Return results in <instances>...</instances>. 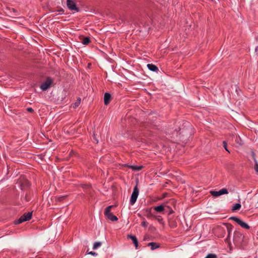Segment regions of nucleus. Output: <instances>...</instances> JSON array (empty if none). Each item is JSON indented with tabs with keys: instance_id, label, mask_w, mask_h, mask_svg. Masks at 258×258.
Returning <instances> with one entry per match:
<instances>
[{
	"instance_id": "nucleus-5",
	"label": "nucleus",
	"mask_w": 258,
	"mask_h": 258,
	"mask_svg": "<svg viewBox=\"0 0 258 258\" xmlns=\"http://www.w3.org/2000/svg\"><path fill=\"white\" fill-rule=\"evenodd\" d=\"M53 83L52 80L50 78H47L45 82L41 84L40 88L43 91H46L50 87Z\"/></svg>"
},
{
	"instance_id": "nucleus-31",
	"label": "nucleus",
	"mask_w": 258,
	"mask_h": 258,
	"mask_svg": "<svg viewBox=\"0 0 258 258\" xmlns=\"http://www.w3.org/2000/svg\"><path fill=\"white\" fill-rule=\"evenodd\" d=\"M155 218H156L157 220L159 221L160 222L162 220V219L160 216H155Z\"/></svg>"
},
{
	"instance_id": "nucleus-23",
	"label": "nucleus",
	"mask_w": 258,
	"mask_h": 258,
	"mask_svg": "<svg viewBox=\"0 0 258 258\" xmlns=\"http://www.w3.org/2000/svg\"><path fill=\"white\" fill-rule=\"evenodd\" d=\"M227 143L226 141H223V146L224 148L225 149L226 151H228V152H230L227 148Z\"/></svg>"
},
{
	"instance_id": "nucleus-30",
	"label": "nucleus",
	"mask_w": 258,
	"mask_h": 258,
	"mask_svg": "<svg viewBox=\"0 0 258 258\" xmlns=\"http://www.w3.org/2000/svg\"><path fill=\"white\" fill-rule=\"evenodd\" d=\"M56 11L58 12L59 13H62L64 12V10L62 8L58 9Z\"/></svg>"
},
{
	"instance_id": "nucleus-33",
	"label": "nucleus",
	"mask_w": 258,
	"mask_h": 258,
	"mask_svg": "<svg viewBox=\"0 0 258 258\" xmlns=\"http://www.w3.org/2000/svg\"><path fill=\"white\" fill-rule=\"evenodd\" d=\"M88 254H92V255H97L98 254L95 252H92V251H91V252L88 253Z\"/></svg>"
},
{
	"instance_id": "nucleus-3",
	"label": "nucleus",
	"mask_w": 258,
	"mask_h": 258,
	"mask_svg": "<svg viewBox=\"0 0 258 258\" xmlns=\"http://www.w3.org/2000/svg\"><path fill=\"white\" fill-rule=\"evenodd\" d=\"M32 216V212H28L26 213L24 215H23L21 217L19 218L18 221H16V224H20L24 222V221H26L27 220H29L31 219Z\"/></svg>"
},
{
	"instance_id": "nucleus-19",
	"label": "nucleus",
	"mask_w": 258,
	"mask_h": 258,
	"mask_svg": "<svg viewBox=\"0 0 258 258\" xmlns=\"http://www.w3.org/2000/svg\"><path fill=\"white\" fill-rule=\"evenodd\" d=\"M241 207V205L240 204H236L234 205L233 207L232 208V210H239L240 208Z\"/></svg>"
},
{
	"instance_id": "nucleus-10",
	"label": "nucleus",
	"mask_w": 258,
	"mask_h": 258,
	"mask_svg": "<svg viewBox=\"0 0 258 258\" xmlns=\"http://www.w3.org/2000/svg\"><path fill=\"white\" fill-rule=\"evenodd\" d=\"M147 68L151 71L153 72H157L158 70V68L156 67V66L153 64H148Z\"/></svg>"
},
{
	"instance_id": "nucleus-20",
	"label": "nucleus",
	"mask_w": 258,
	"mask_h": 258,
	"mask_svg": "<svg viewBox=\"0 0 258 258\" xmlns=\"http://www.w3.org/2000/svg\"><path fill=\"white\" fill-rule=\"evenodd\" d=\"M205 258H217V255L214 253H209Z\"/></svg>"
},
{
	"instance_id": "nucleus-6",
	"label": "nucleus",
	"mask_w": 258,
	"mask_h": 258,
	"mask_svg": "<svg viewBox=\"0 0 258 258\" xmlns=\"http://www.w3.org/2000/svg\"><path fill=\"white\" fill-rule=\"evenodd\" d=\"M67 7L71 11H75L76 12H79V9L77 7L75 2L72 0H67Z\"/></svg>"
},
{
	"instance_id": "nucleus-26",
	"label": "nucleus",
	"mask_w": 258,
	"mask_h": 258,
	"mask_svg": "<svg viewBox=\"0 0 258 258\" xmlns=\"http://www.w3.org/2000/svg\"><path fill=\"white\" fill-rule=\"evenodd\" d=\"M251 155H252V159L254 160V161L255 162V161H257L255 159V154L254 152L252 151Z\"/></svg>"
},
{
	"instance_id": "nucleus-12",
	"label": "nucleus",
	"mask_w": 258,
	"mask_h": 258,
	"mask_svg": "<svg viewBox=\"0 0 258 258\" xmlns=\"http://www.w3.org/2000/svg\"><path fill=\"white\" fill-rule=\"evenodd\" d=\"M154 209L157 212H162L164 210V206L163 205H161L154 207Z\"/></svg>"
},
{
	"instance_id": "nucleus-13",
	"label": "nucleus",
	"mask_w": 258,
	"mask_h": 258,
	"mask_svg": "<svg viewBox=\"0 0 258 258\" xmlns=\"http://www.w3.org/2000/svg\"><path fill=\"white\" fill-rule=\"evenodd\" d=\"M148 246H151V249L152 250L155 249L159 246L156 242H150L148 243Z\"/></svg>"
},
{
	"instance_id": "nucleus-25",
	"label": "nucleus",
	"mask_w": 258,
	"mask_h": 258,
	"mask_svg": "<svg viewBox=\"0 0 258 258\" xmlns=\"http://www.w3.org/2000/svg\"><path fill=\"white\" fill-rule=\"evenodd\" d=\"M147 224H148V223H147V222H146V221H143L142 222V223H141L142 226L143 227H147Z\"/></svg>"
},
{
	"instance_id": "nucleus-15",
	"label": "nucleus",
	"mask_w": 258,
	"mask_h": 258,
	"mask_svg": "<svg viewBox=\"0 0 258 258\" xmlns=\"http://www.w3.org/2000/svg\"><path fill=\"white\" fill-rule=\"evenodd\" d=\"M90 42V39L89 37H85L82 39V43L84 45H88Z\"/></svg>"
},
{
	"instance_id": "nucleus-27",
	"label": "nucleus",
	"mask_w": 258,
	"mask_h": 258,
	"mask_svg": "<svg viewBox=\"0 0 258 258\" xmlns=\"http://www.w3.org/2000/svg\"><path fill=\"white\" fill-rule=\"evenodd\" d=\"M232 226L231 225H229V226L227 227V229L228 230L229 235L230 234V232L232 230Z\"/></svg>"
},
{
	"instance_id": "nucleus-8",
	"label": "nucleus",
	"mask_w": 258,
	"mask_h": 258,
	"mask_svg": "<svg viewBox=\"0 0 258 258\" xmlns=\"http://www.w3.org/2000/svg\"><path fill=\"white\" fill-rule=\"evenodd\" d=\"M111 99V95L108 93H106L104 95V104L107 105L110 102Z\"/></svg>"
},
{
	"instance_id": "nucleus-9",
	"label": "nucleus",
	"mask_w": 258,
	"mask_h": 258,
	"mask_svg": "<svg viewBox=\"0 0 258 258\" xmlns=\"http://www.w3.org/2000/svg\"><path fill=\"white\" fill-rule=\"evenodd\" d=\"M127 237L132 239L136 248H138V241L136 236L133 235H128Z\"/></svg>"
},
{
	"instance_id": "nucleus-21",
	"label": "nucleus",
	"mask_w": 258,
	"mask_h": 258,
	"mask_svg": "<svg viewBox=\"0 0 258 258\" xmlns=\"http://www.w3.org/2000/svg\"><path fill=\"white\" fill-rule=\"evenodd\" d=\"M235 142H236L237 144H238L240 145L242 144V141L239 137H235Z\"/></svg>"
},
{
	"instance_id": "nucleus-34",
	"label": "nucleus",
	"mask_w": 258,
	"mask_h": 258,
	"mask_svg": "<svg viewBox=\"0 0 258 258\" xmlns=\"http://www.w3.org/2000/svg\"><path fill=\"white\" fill-rule=\"evenodd\" d=\"M237 235H241V236H242V234H240V233H235V234H234V238H235V236L237 235Z\"/></svg>"
},
{
	"instance_id": "nucleus-32",
	"label": "nucleus",
	"mask_w": 258,
	"mask_h": 258,
	"mask_svg": "<svg viewBox=\"0 0 258 258\" xmlns=\"http://www.w3.org/2000/svg\"><path fill=\"white\" fill-rule=\"evenodd\" d=\"M27 110L29 111V112L32 113L34 110L32 108H28Z\"/></svg>"
},
{
	"instance_id": "nucleus-1",
	"label": "nucleus",
	"mask_w": 258,
	"mask_h": 258,
	"mask_svg": "<svg viewBox=\"0 0 258 258\" xmlns=\"http://www.w3.org/2000/svg\"><path fill=\"white\" fill-rule=\"evenodd\" d=\"M114 207L113 205L109 206L106 208L104 211V215L106 218L111 221H117V217L112 214L111 212V208Z\"/></svg>"
},
{
	"instance_id": "nucleus-16",
	"label": "nucleus",
	"mask_w": 258,
	"mask_h": 258,
	"mask_svg": "<svg viewBox=\"0 0 258 258\" xmlns=\"http://www.w3.org/2000/svg\"><path fill=\"white\" fill-rule=\"evenodd\" d=\"M81 102V99L79 98L77 99V101L74 103L73 105V108H76V107H78L79 105L80 104Z\"/></svg>"
},
{
	"instance_id": "nucleus-17",
	"label": "nucleus",
	"mask_w": 258,
	"mask_h": 258,
	"mask_svg": "<svg viewBox=\"0 0 258 258\" xmlns=\"http://www.w3.org/2000/svg\"><path fill=\"white\" fill-rule=\"evenodd\" d=\"M229 219L233 220V221H235V222H236L237 224H239V222H240V219L239 218H237V217H235V216L230 217Z\"/></svg>"
},
{
	"instance_id": "nucleus-7",
	"label": "nucleus",
	"mask_w": 258,
	"mask_h": 258,
	"mask_svg": "<svg viewBox=\"0 0 258 258\" xmlns=\"http://www.w3.org/2000/svg\"><path fill=\"white\" fill-rule=\"evenodd\" d=\"M210 193L213 197H219L220 195L223 194H227L228 192L226 188H222L218 191H216V190H211Z\"/></svg>"
},
{
	"instance_id": "nucleus-35",
	"label": "nucleus",
	"mask_w": 258,
	"mask_h": 258,
	"mask_svg": "<svg viewBox=\"0 0 258 258\" xmlns=\"http://www.w3.org/2000/svg\"><path fill=\"white\" fill-rule=\"evenodd\" d=\"M89 186H90V185H85L84 188H89Z\"/></svg>"
},
{
	"instance_id": "nucleus-14",
	"label": "nucleus",
	"mask_w": 258,
	"mask_h": 258,
	"mask_svg": "<svg viewBox=\"0 0 258 258\" xmlns=\"http://www.w3.org/2000/svg\"><path fill=\"white\" fill-rule=\"evenodd\" d=\"M239 225H240V226L242 228H244L245 229H248V228H249V227L247 224L243 222V221L241 220H240Z\"/></svg>"
},
{
	"instance_id": "nucleus-22",
	"label": "nucleus",
	"mask_w": 258,
	"mask_h": 258,
	"mask_svg": "<svg viewBox=\"0 0 258 258\" xmlns=\"http://www.w3.org/2000/svg\"><path fill=\"white\" fill-rule=\"evenodd\" d=\"M243 206L244 208H248V200H245L242 203Z\"/></svg>"
},
{
	"instance_id": "nucleus-4",
	"label": "nucleus",
	"mask_w": 258,
	"mask_h": 258,
	"mask_svg": "<svg viewBox=\"0 0 258 258\" xmlns=\"http://www.w3.org/2000/svg\"><path fill=\"white\" fill-rule=\"evenodd\" d=\"M18 183L22 189L27 188V187L30 185L28 180L24 177H21L19 179Z\"/></svg>"
},
{
	"instance_id": "nucleus-11",
	"label": "nucleus",
	"mask_w": 258,
	"mask_h": 258,
	"mask_svg": "<svg viewBox=\"0 0 258 258\" xmlns=\"http://www.w3.org/2000/svg\"><path fill=\"white\" fill-rule=\"evenodd\" d=\"M127 167H130V169L135 170V171H140L141 169H143V166H132V165H128Z\"/></svg>"
},
{
	"instance_id": "nucleus-29",
	"label": "nucleus",
	"mask_w": 258,
	"mask_h": 258,
	"mask_svg": "<svg viewBox=\"0 0 258 258\" xmlns=\"http://www.w3.org/2000/svg\"><path fill=\"white\" fill-rule=\"evenodd\" d=\"M65 198H66V197H65V196H62V197H58V201H62L63 200L65 199Z\"/></svg>"
},
{
	"instance_id": "nucleus-18",
	"label": "nucleus",
	"mask_w": 258,
	"mask_h": 258,
	"mask_svg": "<svg viewBox=\"0 0 258 258\" xmlns=\"http://www.w3.org/2000/svg\"><path fill=\"white\" fill-rule=\"evenodd\" d=\"M100 246H101V242H95L94 243L93 248V249H96L98 248V247H99Z\"/></svg>"
},
{
	"instance_id": "nucleus-2",
	"label": "nucleus",
	"mask_w": 258,
	"mask_h": 258,
	"mask_svg": "<svg viewBox=\"0 0 258 258\" xmlns=\"http://www.w3.org/2000/svg\"><path fill=\"white\" fill-rule=\"evenodd\" d=\"M139 189L138 188V185H136L134 187V190L131 195L130 198V204L133 205L136 202L139 195Z\"/></svg>"
},
{
	"instance_id": "nucleus-24",
	"label": "nucleus",
	"mask_w": 258,
	"mask_h": 258,
	"mask_svg": "<svg viewBox=\"0 0 258 258\" xmlns=\"http://www.w3.org/2000/svg\"><path fill=\"white\" fill-rule=\"evenodd\" d=\"M254 169H255V171L258 173V162L257 161L255 162Z\"/></svg>"
},
{
	"instance_id": "nucleus-28",
	"label": "nucleus",
	"mask_w": 258,
	"mask_h": 258,
	"mask_svg": "<svg viewBox=\"0 0 258 258\" xmlns=\"http://www.w3.org/2000/svg\"><path fill=\"white\" fill-rule=\"evenodd\" d=\"M147 217L148 218H151V217H155V216H154L153 214H152L151 213H150L149 214H148L147 215Z\"/></svg>"
}]
</instances>
